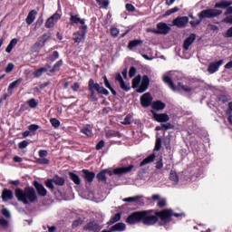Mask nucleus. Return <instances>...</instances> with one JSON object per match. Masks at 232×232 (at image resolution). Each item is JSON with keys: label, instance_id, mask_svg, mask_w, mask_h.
I'll return each mask as SVG.
<instances>
[{"label": "nucleus", "instance_id": "1", "mask_svg": "<svg viewBox=\"0 0 232 232\" xmlns=\"http://www.w3.org/2000/svg\"><path fill=\"white\" fill-rule=\"evenodd\" d=\"M14 196L18 202H23L24 206L39 202V197L34 187H25L24 189L16 188L14 189Z\"/></svg>", "mask_w": 232, "mask_h": 232}, {"label": "nucleus", "instance_id": "2", "mask_svg": "<svg viewBox=\"0 0 232 232\" xmlns=\"http://www.w3.org/2000/svg\"><path fill=\"white\" fill-rule=\"evenodd\" d=\"M87 90V99H89L91 102H98L99 95H105V97H108V95H110V91L104 88V86H102V83L95 82V80H93V78H91L88 81Z\"/></svg>", "mask_w": 232, "mask_h": 232}, {"label": "nucleus", "instance_id": "3", "mask_svg": "<svg viewBox=\"0 0 232 232\" xmlns=\"http://www.w3.org/2000/svg\"><path fill=\"white\" fill-rule=\"evenodd\" d=\"M139 84L140 85L139 86ZM131 88L136 90L137 93H144L150 88V77L146 74L143 76L138 74L131 82Z\"/></svg>", "mask_w": 232, "mask_h": 232}, {"label": "nucleus", "instance_id": "4", "mask_svg": "<svg viewBox=\"0 0 232 232\" xmlns=\"http://www.w3.org/2000/svg\"><path fill=\"white\" fill-rule=\"evenodd\" d=\"M159 222L157 212L153 215V209L141 210V224L144 226H155Z\"/></svg>", "mask_w": 232, "mask_h": 232}, {"label": "nucleus", "instance_id": "5", "mask_svg": "<svg viewBox=\"0 0 232 232\" xmlns=\"http://www.w3.org/2000/svg\"><path fill=\"white\" fill-rule=\"evenodd\" d=\"M163 81L166 84H168L169 88L172 90V92H186V93H189V92H193V88L182 84V82H179L178 86H175V83H173V80L169 76H165L163 78Z\"/></svg>", "mask_w": 232, "mask_h": 232}, {"label": "nucleus", "instance_id": "6", "mask_svg": "<svg viewBox=\"0 0 232 232\" xmlns=\"http://www.w3.org/2000/svg\"><path fill=\"white\" fill-rule=\"evenodd\" d=\"M218 15H222V10L218 9H207L203 10L198 14L199 19L201 21L203 19H213L215 17H218Z\"/></svg>", "mask_w": 232, "mask_h": 232}, {"label": "nucleus", "instance_id": "7", "mask_svg": "<svg viewBox=\"0 0 232 232\" xmlns=\"http://www.w3.org/2000/svg\"><path fill=\"white\" fill-rule=\"evenodd\" d=\"M156 217L161 220V222H164L165 224H168L171 221V218L173 217V210L170 208H165L161 211H156Z\"/></svg>", "mask_w": 232, "mask_h": 232}, {"label": "nucleus", "instance_id": "8", "mask_svg": "<svg viewBox=\"0 0 232 232\" xmlns=\"http://www.w3.org/2000/svg\"><path fill=\"white\" fill-rule=\"evenodd\" d=\"M86 34H88V25L79 27V31L72 34L74 43H82L86 39Z\"/></svg>", "mask_w": 232, "mask_h": 232}, {"label": "nucleus", "instance_id": "9", "mask_svg": "<svg viewBox=\"0 0 232 232\" xmlns=\"http://www.w3.org/2000/svg\"><path fill=\"white\" fill-rule=\"evenodd\" d=\"M150 32L157 35H168V34L171 32V27H169L168 24L161 22L157 24V29H152Z\"/></svg>", "mask_w": 232, "mask_h": 232}, {"label": "nucleus", "instance_id": "10", "mask_svg": "<svg viewBox=\"0 0 232 232\" xmlns=\"http://www.w3.org/2000/svg\"><path fill=\"white\" fill-rule=\"evenodd\" d=\"M127 224L133 226L142 222V211H136L131 213L126 219Z\"/></svg>", "mask_w": 232, "mask_h": 232}, {"label": "nucleus", "instance_id": "11", "mask_svg": "<svg viewBox=\"0 0 232 232\" xmlns=\"http://www.w3.org/2000/svg\"><path fill=\"white\" fill-rule=\"evenodd\" d=\"M140 102L142 108H150V106H152L153 104V96H151V93L150 92H145L140 96Z\"/></svg>", "mask_w": 232, "mask_h": 232}, {"label": "nucleus", "instance_id": "12", "mask_svg": "<svg viewBox=\"0 0 232 232\" xmlns=\"http://www.w3.org/2000/svg\"><path fill=\"white\" fill-rule=\"evenodd\" d=\"M188 23H189V17L188 16H178L172 21L173 26H177V28H186Z\"/></svg>", "mask_w": 232, "mask_h": 232}, {"label": "nucleus", "instance_id": "13", "mask_svg": "<svg viewBox=\"0 0 232 232\" xmlns=\"http://www.w3.org/2000/svg\"><path fill=\"white\" fill-rule=\"evenodd\" d=\"M33 186L39 197H46L48 195V190H46V188H44V185H43V183H41L37 180H34L33 182Z\"/></svg>", "mask_w": 232, "mask_h": 232}, {"label": "nucleus", "instance_id": "14", "mask_svg": "<svg viewBox=\"0 0 232 232\" xmlns=\"http://www.w3.org/2000/svg\"><path fill=\"white\" fill-rule=\"evenodd\" d=\"M83 229L84 231L99 232L102 229V226H101L97 221L92 220L83 227Z\"/></svg>", "mask_w": 232, "mask_h": 232}, {"label": "nucleus", "instance_id": "15", "mask_svg": "<svg viewBox=\"0 0 232 232\" xmlns=\"http://www.w3.org/2000/svg\"><path fill=\"white\" fill-rule=\"evenodd\" d=\"M61 19V14L57 11L51 17H49L45 22V28H53L55 26V23Z\"/></svg>", "mask_w": 232, "mask_h": 232}, {"label": "nucleus", "instance_id": "16", "mask_svg": "<svg viewBox=\"0 0 232 232\" xmlns=\"http://www.w3.org/2000/svg\"><path fill=\"white\" fill-rule=\"evenodd\" d=\"M70 23L71 24H81V26H87L86 25V19L79 17V14H73V13H70Z\"/></svg>", "mask_w": 232, "mask_h": 232}, {"label": "nucleus", "instance_id": "17", "mask_svg": "<svg viewBox=\"0 0 232 232\" xmlns=\"http://www.w3.org/2000/svg\"><path fill=\"white\" fill-rule=\"evenodd\" d=\"M133 168H135L134 165H129L128 167H120L113 169L114 175H126L128 173H131L133 170Z\"/></svg>", "mask_w": 232, "mask_h": 232}, {"label": "nucleus", "instance_id": "18", "mask_svg": "<svg viewBox=\"0 0 232 232\" xmlns=\"http://www.w3.org/2000/svg\"><path fill=\"white\" fill-rule=\"evenodd\" d=\"M82 177L84 179L85 182H88L89 184H92L93 180L95 179V172L90 171L89 169H83L82 170Z\"/></svg>", "mask_w": 232, "mask_h": 232}, {"label": "nucleus", "instance_id": "19", "mask_svg": "<svg viewBox=\"0 0 232 232\" xmlns=\"http://www.w3.org/2000/svg\"><path fill=\"white\" fill-rule=\"evenodd\" d=\"M152 115H153V119L154 121H156V122H168V121H169V115L166 114V113H157L155 112V111H150Z\"/></svg>", "mask_w": 232, "mask_h": 232}, {"label": "nucleus", "instance_id": "20", "mask_svg": "<svg viewBox=\"0 0 232 232\" xmlns=\"http://www.w3.org/2000/svg\"><path fill=\"white\" fill-rule=\"evenodd\" d=\"M223 64H224V60H219L218 62L210 63L208 67V72L210 73H215L216 72H218V69Z\"/></svg>", "mask_w": 232, "mask_h": 232}, {"label": "nucleus", "instance_id": "21", "mask_svg": "<svg viewBox=\"0 0 232 232\" xmlns=\"http://www.w3.org/2000/svg\"><path fill=\"white\" fill-rule=\"evenodd\" d=\"M197 40V34H191L188 37H187L183 43V50H185L186 52H188V50H189V46L195 43V41Z\"/></svg>", "mask_w": 232, "mask_h": 232}, {"label": "nucleus", "instance_id": "22", "mask_svg": "<svg viewBox=\"0 0 232 232\" xmlns=\"http://www.w3.org/2000/svg\"><path fill=\"white\" fill-rule=\"evenodd\" d=\"M2 200L8 202V200H14V191L8 188H4L2 191Z\"/></svg>", "mask_w": 232, "mask_h": 232}, {"label": "nucleus", "instance_id": "23", "mask_svg": "<svg viewBox=\"0 0 232 232\" xmlns=\"http://www.w3.org/2000/svg\"><path fill=\"white\" fill-rule=\"evenodd\" d=\"M151 108L156 111H162V110H165L166 104L164 102L158 100L152 102Z\"/></svg>", "mask_w": 232, "mask_h": 232}, {"label": "nucleus", "instance_id": "24", "mask_svg": "<svg viewBox=\"0 0 232 232\" xmlns=\"http://www.w3.org/2000/svg\"><path fill=\"white\" fill-rule=\"evenodd\" d=\"M45 44L41 42L39 39L34 43V44L31 47V52L33 53H39L43 48H44Z\"/></svg>", "mask_w": 232, "mask_h": 232}, {"label": "nucleus", "instance_id": "25", "mask_svg": "<svg viewBox=\"0 0 232 232\" xmlns=\"http://www.w3.org/2000/svg\"><path fill=\"white\" fill-rule=\"evenodd\" d=\"M35 17H37V11L33 9L28 13V15L25 19L26 24H33L34 21H35Z\"/></svg>", "mask_w": 232, "mask_h": 232}, {"label": "nucleus", "instance_id": "26", "mask_svg": "<svg viewBox=\"0 0 232 232\" xmlns=\"http://www.w3.org/2000/svg\"><path fill=\"white\" fill-rule=\"evenodd\" d=\"M232 5V0H223L220 1L218 3H216V5H214V8H222L223 10H226V8H229Z\"/></svg>", "mask_w": 232, "mask_h": 232}, {"label": "nucleus", "instance_id": "27", "mask_svg": "<svg viewBox=\"0 0 232 232\" xmlns=\"http://www.w3.org/2000/svg\"><path fill=\"white\" fill-rule=\"evenodd\" d=\"M111 232H122V231H126V224L120 222L117 223L115 225H113L112 227H110Z\"/></svg>", "mask_w": 232, "mask_h": 232}, {"label": "nucleus", "instance_id": "28", "mask_svg": "<svg viewBox=\"0 0 232 232\" xmlns=\"http://www.w3.org/2000/svg\"><path fill=\"white\" fill-rule=\"evenodd\" d=\"M107 172H108L107 169H103L97 174L96 179L98 182H103V184L108 183V178L106 177Z\"/></svg>", "mask_w": 232, "mask_h": 232}, {"label": "nucleus", "instance_id": "29", "mask_svg": "<svg viewBox=\"0 0 232 232\" xmlns=\"http://www.w3.org/2000/svg\"><path fill=\"white\" fill-rule=\"evenodd\" d=\"M155 153L149 155L140 163V168H142V166H146L147 164H151V162H155Z\"/></svg>", "mask_w": 232, "mask_h": 232}, {"label": "nucleus", "instance_id": "30", "mask_svg": "<svg viewBox=\"0 0 232 232\" xmlns=\"http://www.w3.org/2000/svg\"><path fill=\"white\" fill-rule=\"evenodd\" d=\"M53 180L55 186L63 187V186H64L66 184V179H64L63 177H61L59 175H55L53 178Z\"/></svg>", "mask_w": 232, "mask_h": 232}, {"label": "nucleus", "instance_id": "31", "mask_svg": "<svg viewBox=\"0 0 232 232\" xmlns=\"http://www.w3.org/2000/svg\"><path fill=\"white\" fill-rule=\"evenodd\" d=\"M142 43H144V41L137 39L130 41L127 48H129L130 50H133V48H137V46H140V44H142Z\"/></svg>", "mask_w": 232, "mask_h": 232}, {"label": "nucleus", "instance_id": "32", "mask_svg": "<svg viewBox=\"0 0 232 232\" xmlns=\"http://www.w3.org/2000/svg\"><path fill=\"white\" fill-rule=\"evenodd\" d=\"M63 60H59L58 62H56L53 68L50 69V73H55V72H61V66H63Z\"/></svg>", "mask_w": 232, "mask_h": 232}, {"label": "nucleus", "instance_id": "33", "mask_svg": "<svg viewBox=\"0 0 232 232\" xmlns=\"http://www.w3.org/2000/svg\"><path fill=\"white\" fill-rule=\"evenodd\" d=\"M121 218V214L117 213L113 217L111 218V219L107 222L108 226H113V224H116V222H119Z\"/></svg>", "mask_w": 232, "mask_h": 232}, {"label": "nucleus", "instance_id": "34", "mask_svg": "<svg viewBox=\"0 0 232 232\" xmlns=\"http://www.w3.org/2000/svg\"><path fill=\"white\" fill-rule=\"evenodd\" d=\"M69 177L72 182L76 184V186H81V178L79 175L73 173V172H69Z\"/></svg>", "mask_w": 232, "mask_h": 232}, {"label": "nucleus", "instance_id": "35", "mask_svg": "<svg viewBox=\"0 0 232 232\" xmlns=\"http://www.w3.org/2000/svg\"><path fill=\"white\" fill-rule=\"evenodd\" d=\"M59 59V51H53L51 54H48L47 61L51 63H55Z\"/></svg>", "mask_w": 232, "mask_h": 232}, {"label": "nucleus", "instance_id": "36", "mask_svg": "<svg viewBox=\"0 0 232 232\" xmlns=\"http://www.w3.org/2000/svg\"><path fill=\"white\" fill-rule=\"evenodd\" d=\"M107 139H113V137H118V139H121V132L117 130H108L106 132Z\"/></svg>", "mask_w": 232, "mask_h": 232}, {"label": "nucleus", "instance_id": "37", "mask_svg": "<svg viewBox=\"0 0 232 232\" xmlns=\"http://www.w3.org/2000/svg\"><path fill=\"white\" fill-rule=\"evenodd\" d=\"M21 82H23V79L19 78L17 80H15L14 82H11L8 86V92H12V90H14V88H17V86H19V84H21Z\"/></svg>", "mask_w": 232, "mask_h": 232}, {"label": "nucleus", "instance_id": "38", "mask_svg": "<svg viewBox=\"0 0 232 232\" xmlns=\"http://www.w3.org/2000/svg\"><path fill=\"white\" fill-rule=\"evenodd\" d=\"M41 42H43L44 44H46V43H48V41H50V39H52V33L47 32L44 33L40 38H38Z\"/></svg>", "mask_w": 232, "mask_h": 232}, {"label": "nucleus", "instance_id": "39", "mask_svg": "<svg viewBox=\"0 0 232 232\" xmlns=\"http://www.w3.org/2000/svg\"><path fill=\"white\" fill-rule=\"evenodd\" d=\"M132 120H133V114L129 113L126 115L123 121H121V124H123V126H130V124H131Z\"/></svg>", "mask_w": 232, "mask_h": 232}, {"label": "nucleus", "instance_id": "40", "mask_svg": "<svg viewBox=\"0 0 232 232\" xmlns=\"http://www.w3.org/2000/svg\"><path fill=\"white\" fill-rule=\"evenodd\" d=\"M169 180L174 182V184H179V174L176 171L171 170L169 173Z\"/></svg>", "mask_w": 232, "mask_h": 232}, {"label": "nucleus", "instance_id": "41", "mask_svg": "<svg viewBox=\"0 0 232 232\" xmlns=\"http://www.w3.org/2000/svg\"><path fill=\"white\" fill-rule=\"evenodd\" d=\"M46 188H48V189H51V191H53V189H55V186H53L54 182H53V179H49L44 182Z\"/></svg>", "mask_w": 232, "mask_h": 232}, {"label": "nucleus", "instance_id": "42", "mask_svg": "<svg viewBox=\"0 0 232 232\" xmlns=\"http://www.w3.org/2000/svg\"><path fill=\"white\" fill-rule=\"evenodd\" d=\"M231 101V98L226 94H221L218 96V102H222V104H226V102H229Z\"/></svg>", "mask_w": 232, "mask_h": 232}, {"label": "nucleus", "instance_id": "43", "mask_svg": "<svg viewBox=\"0 0 232 232\" xmlns=\"http://www.w3.org/2000/svg\"><path fill=\"white\" fill-rule=\"evenodd\" d=\"M120 88L123 90V92H130L131 90V87H130V83L126 84V82H124V80L122 82H120Z\"/></svg>", "mask_w": 232, "mask_h": 232}, {"label": "nucleus", "instance_id": "44", "mask_svg": "<svg viewBox=\"0 0 232 232\" xmlns=\"http://www.w3.org/2000/svg\"><path fill=\"white\" fill-rule=\"evenodd\" d=\"M140 198H142V196L130 197V198H124L123 202H138Z\"/></svg>", "mask_w": 232, "mask_h": 232}, {"label": "nucleus", "instance_id": "45", "mask_svg": "<svg viewBox=\"0 0 232 232\" xmlns=\"http://www.w3.org/2000/svg\"><path fill=\"white\" fill-rule=\"evenodd\" d=\"M50 123L52 124L53 128H59L61 126V121L57 120V118H52L50 120Z\"/></svg>", "mask_w": 232, "mask_h": 232}, {"label": "nucleus", "instance_id": "46", "mask_svg": "<svg viewBox=\"0 0 232 232\" xmlns=\"http://www.w3.org/2000/svg\"><path fill=\"white\" fill-rule=\"evenodd\" d=\"M164 146L166 148V150H171V138H169V136H167L165 139H164Z\"/></svg>", "mask_w": 232, "mask_h": 232}, {"label": "nucleus", "instance_id": "47", "mask_svg": "<svg viewBox=\"0 0 232 232\" xmlns=\"http://www.w3.org/2000/svg\"><path fill=\"white\" fill-rule=\"evenodd\" d=\"M160 148H162V139L157 138L155 143V150L160 151Z\"/></svg>", "mask_w": 232, "mask_h": 232}, {"label": "nucleus", "instance_id": "48", "mask_svg": "<svg viewBox=\"0 0 232 232\" xmlns=\"http://www.w3.org/2000/svg\"><path fill=\"white\" fill-rule=\"evenodd\" d=\"M9 222L5 218H0V227H4V229H6L8 227Z\"/></svg>", "mask_w": 232, "mask_h": 232}, {"label": "nucleus", "instance_id": "49", "mask_svg": "<svg viewBox=\"0 0 232 232\" xmlns=\"http://www.w3.org/2000/svg\"><path fill=\"white\" fill-rule=\"evenodd\" d=\"M137 74V68L135 66H131L129 70V77L130 79H133V76Z\"/></svg>", "mask_w": 232, "mask_h": 232}, {"label": "nucleus", "instance_id": "50", "mask_svg": "<svg viewBox=\"0 0 232 232\" xmlns=\"http://www.w3.org/2000/svg\"><path fill=\"white\" fill-rule=\"evenodd\" d=\"M1 213L5 218H12V214H10V210L7 208H2Z\"/></svg>", "mask_w": 232, "mask_h": 232}, {"label": "nucleus", "instance_id": "51", "mask_svg": "<svg viewBox=\"0 0 232 232\" xmlns=\"http://www.w3.org/2000/svg\"><path fill=\"white\" fill-rule=\"evenodd\" d=\"M43 23H44V18H43V16L38 17L35 22V28H41V26H43Z\"/></svg>", "mask_w": 232, "mask_h": 232}, {"label": "nucleus", "instance_id": "52", "mask_svg": "<svg viewBox=\"0 0 232 232\" xmlns=\"http://www.w3.org/2000/svg\"><path fill=\"white\" fill-rule=\"evenodd\" d=\"M28 105L30 108H35L36 106H39V102H37L35 99L33 98L28 101Z\"/></svg>", "mask_w": 232, "mask_h": 232}, {"label": "nucleus", "instance_id": "53", "mask_svg": "<svg viewBox=\"0 0 232 232\" xmlns=\"http://www.w3.org/2000/svg\"><path fill=\"white\" fill-rule=\"evenodd\" d=\"M158 208H166V206H168V204L166 203V198H160L158 203H157Z\"/></svg>", "mask_w": 232, "mask_h": 232}, {"label": "nucleus", "instance_id": "54", "mask_svg": "<svg viewBox=\"0 0 232 232\" xmlns=\"http://www.w3.org/2000/svg\"><path fill=\"white\" fill-rule=\"evenodd\" d=\"M120 31L117 29V27H111V35L112 37H119Z\"/></svg>", "mask_w": 232, "mask_h": 232}, {"label": "nucleus", "instance_id": "55", "mask_svg": "<svg viewBox=\"0 0 232 232\" xmlns=\"http://www.w3.org/2000/svg\"><path fill=\"white\" fill-rule=\"evenodd\" d=\"M173 128H175V125H173L169 122L166 123V124H162L163 131H168V130H173Z\"/></svg>", "mask_w": 232, "mask_h": 232}, {"label": "nucleus", "instance_id": "56", "mask_svg": "<svg viewBox=\"0 0 232 232\" xmlns=\"http://www.w3.org/2000/svg\"><path fill=\"white\" fill-rule=\"evenodd\" d=\"M14 68H15V65H14L12 63H9L5 67V73H11V72L14 71Z\"/></svg>", "mask_w": 232, "mask_h": 232}, {"label": "nucleus", "instance_id": "57", "mask_svg": "<svg viewBox=\"0 0 232 232\" xmlns=\"http://www.w3.org/2000/svg\"><path fill=\"white\" fill-rule=\"evenodd\" d=\"M82 224V219L81 218H78V219H75L73 222H72V229H75V227H79V226H81Z\"/></svg>", "mask_w": 232, "mask_h": 232}, {"label": "nucleus", "instance_id": "58", "mask_svg": "<svg viewBox=\"0 0 232 232\" xmlns=\"http://www.w3.org/2000/svg\"><path fill=\"white\" fill-rule=\"evenodd\" d=\"M37 164H45L48 165L50 164V160L46 159V158H42V159H38L36 160Z\"/></svg>", "mask_w": 232, "mask_h": 232}, {"label": "nucleus", "instance_id": "59", "mask_svg": "<svg viewBox=\"0 0 232 232\" xmlns=\"http://www.w3.org/2000/svg\"><path fill=\"white\" fill-rule=\"evenodd\" d=\"M179 7H174V8H171L168 11H166L165 13V15H171L172 14H177V12H179Z\"/></svg>", "mask_w": 232, "mask_h": 232}, {"label": "nucleus", "instance_id": "60", "mask_svg": "<svg viewBox=\"0 0 232 232\" xmlns=\"http://www.w3.org/2000/svg\"><path fill=\"white\" fill-rule=\"evenodd\" d=\"M103 82H104L105 88H108V90H111V88H112L111 83H110V80H108V77L106 75L103 76Z\"/></svg>", "mask_w": 232, "mask_h": 232}, {"label": "nucleus", "instance_id": "61", "mask_svg": "<svg viewBox=\"0 0 232 232\" xmlns=\"http://www.w3.org/2000/svg\"><path fill=\"white\" fill-rule=\"evenodd\" d=\"M28 144H30L28 141L23 140L18 143V148L19 150H24L28 146Z\"/></svg>", "mask_w": 232, "mask_h": 232}, {"label": "nucleus", "instance_id": "62", "mask_svg": "<svg viewBox=\"0 0 232 232\" xmlns=\"http://www.w3.org/2000/svg\"><path fill=\"white\" fill-rule=\"evenodd\" d=\"M223 37L225 38H231L232 37V26L229 27L226 33L223 34Z\"/></svg>", "mask_w": 232, "mask_h": 232}, {"label": "nucleus", "instance_id": "63", "mask_svg": "<svg viewBox=\"0 0 232 232\" xmlns=\"http://www.w3.org/2000/svg\"><path fill=\"white\" fill-rule=\"evenodd\" d=\"M125 8L127 12H135V5L131 4H126Z\"/></svg>", "mask_w": 232, "mask_h": 232}, {"label": "nucleus", "instance_id": "64", "mask_svg": "<svg viewBox=\"0 0 232 232\" xmlns=\"http://www.w3.org/2000/svg\"><path fill=\"white\" fill-rule=\"evenodd\" d=\"M39 125L37 124H31L28 126V130L29 131H37V130H39Z\"/></svg>", "mask_w": 232, "mask_h": 232}]
</instances>
